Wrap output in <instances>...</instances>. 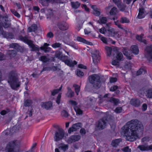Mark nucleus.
I'll return each instance as SVG.
<instances>
[{"mask_svg":"<svg viewBox=\"0 0 152 152\" xmlns=\"http://www.w3.org/2000/svg\"><path fill=\"white\" fill-rule=\"evenodd\" d=\"M73 35V34L71 32L69 31H66L63 35L64 40L67 42H69L70 39Z\"/></svg>","mask_w":152,"mask_h":152,"instance_id":"16","label":"nucleus"},{"mask_svg":"<svg viewBox=\"0 0 152 152\" xmlns=\"http://www.w3.org/2000/svg\"><path fill=\"white\" fill-rule=\"evenodd\" d=\"M69 103L71 104L72 105H73V108L75 107H78L77 106V103L75 101L73 100H70L69 101Z\"/></svg>","mask_w":152,"mask_h":152,"instance_id":"56","label":"nucleus"},{"mask_svg":"<svg viewBox=\"0 0 152 152\" xmlns=\"http://www.w3.org/2000/svg\"><path fill=\"white\" fill-rule=\"evenodd\" d=\"M61 54L62 53L60 51L58 52L55 53V57L60 59L61 56H62Z\"/></svg>","mask_w":152,"mask_h":152,"instance_id":"55","label":"nucleus"},{"mask_svg":"<svg viewBox=\"0 0 152 152\" xmlns=\"http://www.w3.org/2000/svg\"><path fill=\"white\" fill-rule=\"evenodd\" d=\"M37 27L36 24H34L32 25L31 26L28 28V32L34 31L37 30Z\"/></svg>","mask_w":152,"mask_h":152,"instance_id":"26","label":"nucleus"},{"mask_svg":"<svg viewBox=\"0 0 152 152\" xmlns=\"http://www.w3.org/2000/svg\"><path fill=\"white\" fill-rule=\"evenodd\" d=\"M145 9L143 7L139 9V12L137 16V18L139 19H142L144 18L145 16Z\"/></svg>","mask_w":152,"mask_h":152,"instance_id":"15","label":"nucleus"},{"mask_svg":"<svg viewBox=\"0 0 152 152\" xmlns=\"http://www.w3.org/2000/svg\"><path fill=\"white\" fill-rule=\"evenodd\" d=\"M10 111L9 109H7L6 110H2L0 112V114L2 115H4L8 113Z\"/></svg>","mask_w":152,"mask_h":152,"instance_id":"54","label":"nucleus"},{"mask_svg":"<svg viewBox=\"0 0 152 152\" xmlns=\"http://www.w3.org/2000/svg\"><path fill=\"white\" fill-rule=\"evenodd\" d=\"M122 150L124 152H131V150L127 146L124 148L122 149Z\"/></svg>","mask_w":152,"mask_h":152,"instance_id":"58","label":"nucleus"},{"mask_svg":"<svg viewBox=\"0 0 152 152\" xmlns=\"http://www.w3.org/2000/svg\"><path fill=\"white\" fill-rule=\"evenodd\" d=\"M61 113L62 116H63L66 118H67L69 116V114L68 112L65 110H62L61 112Z\"/></svg>","mask_w":152,"mask_h":152,"instance_id":"49","label":"nucleus"},{"mask_svg":"<svg viewBox=\"0 0 152 152\" xmlns=\"http://www.w3.org/2000/svg\"><path fill=\"white\" fill-rule=\"evenodd\" d=\"M65 132L64 130L61 128H58L56 132L54 137L55 141L58 142L62 140L64 136Z\"/></svg>","mask_w":152,"mask_h":152,"instance_id":"6","label":"nucleus"},{"mask_svg":"<svg viewBox=\"0 0 152 152\" xmlns=\"http://www.w3.org/2000/svg\"><path fill=\"white\" fill-rule=\"evenodd\" d=\"M90 83L93 85V87L95 88L98 89L100 86L101 83L100 76L96 74H93L90 75L88 77Z\"/></svg>","mask_w":152,"mask_h":152,"instance_id":"4","label":"nucleus"},{"mask_svg":"<svg viewBox=\"0 0 152 152\" xmlns=\"http://www.w3.org/2000/svg\"><path fill=\"white\" fill-rule=\"evenodd\" d=\"M40 49L46 52L48 49V44L47 43H45L43 46L40 47Z\"/></svg>","mask_w":152,"mask_h":152,"instance_id":"46","label":"nucleus"},{"mask_svg":"<svg viewBox=\"0 0 152 152\" xmlns=\"http://www.w3.org/2000/svg\"><path fill=\"white\" fill-rule=\"evenodd\" d=\"M105 49L107 51V56H110L113 50L112 48L111 47L106 46Z\"/></svg>","mask_w":152,"mask_h":152,"instance_id":"35","label":"nucleus"},{"mask_svg":"<svg viewBox=\"0 0 152 152\" xmlns=\"http://www.w3.org/2000/svg\"><path fill=\"white\" fill-rule=\"evenodd\" d=\"M130 103L132 106L137 107L140 106L141 102L140 100L137 98H132L130 100Z\"/></svg>","mask_w":152,"mask_h":152,"instance_id":"13","label":"nucleus"},{"mask_svg":"<svg viewBox=\"0 0 152 152\" xmlns=\"http://www.w3.org/2000/svg\"><path fill=\"white\" fill-rule=\"evenodd\" d=\"M121 132L126 137L127 140L132 142L136 140L139 134L143 131V126L137 119H133L122 128Z\"/></svg>","mask_w":152,"mask_h":152,"instance_id":"1","label":"nucleus"},{"mask_svg":"<svg viewBox=\"0 0 152 152\" xmlns=\"http://www.w3.org/2000/svg\"><path fill=\"white\" fill-rule=\"evenodd\" d=\"M118 88V87L117 85H114L111 87L110 88V91H114L116 90Z\"/></svg>","mask_w":152,"mask_h":152,"instance_id":"61","label":"nucleus"},{"mask_svg":"<svg viewBox=\"0 0 152 152\" xmlns=\"http://www.w3.org/2000/svg\"><path fill=\"white\" fill-rule=\"evenodd\" d=\"M8 53L11 56H14L16 55V52L15 50H9L8 52Z\"/></svg>","mask_w":152,"mask_h":152,"instance_id":"41","label":"nucleus"},{"mask_svg":"<svg viewBox=\"0 0 152 152\" xmlns=\"http://www.w3.org/2000/svg\"><path fill=\"white\" fill-rule=\"evenodd\" d=\"M117 79L116 77H111L110 79V83H113L116 82Z\"/></svg>","mask_w":152,"mask_h":152,"instance_id":"59","label":"nucleus"},{"mask_svg":"<svg viewBox=\"0 0 152 152\" xmlns=\"http://www.w3.org/2000/svg\"><path fill=\"white\" fill-rule=\"evenodd\" d=\"M126 7V5L122 3L118 7L120 11L125 12V10Z\"/></svg>","mask_w":152,"mask_h":152,"instance_id":"37","label":"nucleus"},{"mask_svg":"<svg viewBox=\"0 0 152 152\" xmlns=\"http://www.w3.org/2000/svg\"><path fill=\"white\" fill-rule=\"evenodd\" d=\"M99 32L103 34H104L107 32V29L104 27H102L99 30Z\"/></svg>","mask_w":152,"mask_h":152,"instance_id":"64","label":"nucleus"},{"mask_svg":"<svg viewBox=\"0 0 152 152\" xmlns=\"http://www.w3.org/2000/svg\"><path fill=\"white\" fill-rule=\"evenodd\" d=\"M130 50L134 54L137 55L139 53V50L137 45H132L130 48Z\"/></svg>","mask_w":152,"mask_h":152,"instance_id":"18","label":"nucleus"},{"mask_svg":"<svg viewBox=\"0 0 152 152\" xmlns=\"http://www.w3.org/2000/svg\"><path fill=\"white\" fill-rule=\"evenodd\" d=\"M39 60L43 63H46L48 61V58L46 56H42L39 58Z\"/></svg>","mask_w":152,"mask_h":152,"instance_id":"40","label":"nucleus"},{"mask_svg":"<svg viewBox=\"0 0 152 152\" xmlns=\"http://www.w3.org/2000/svg\"><path fill=\"white\" fill-rule=\"evenodd\" d=\"M123 109L122 107H118L115 109L114 111L116 113H120L122 112Z\"/></svg>","mask_w":152,"mask_h":152,"instance_id":"47","label":"nucleus"},{"mask_svg":"<svg viewBox=\"0 0 152 152\" xmlns=\"http://www.w3.org/2000/svg\"><path fill=\"white\" fill-rule=\"evenodd\" d=\"M107 121V115L104 116L102 118L100 119L96 127L99 129H103L106 126V121Z\"/></svg>","mask_w":152,"mask_h":152,"instance_id":"7","label":"nucleus"},{"mask_svg":"<svg viewBox=\"0 0 152 152\" xmlns=\"http://www.w3.org/2000/svg\"><path fill=\"white\" fill-rule=\"evenodd\" d=\"M61 93H59L58 95L56 100V102L58 104H59L61 102Z\"/></svg>","mask_w":152,"mask_h":152,"instance_id":"42","label":"nucleus"},{"mask_svg":"<svg viewBox=\"0 0 152 152\" xmlns=\"http://www.w3.org/2000/svg\"><path fill=\"white\" fill-rule=\"evenodd\" d=\"M51 46L54 48H58L61 47V44L59 43L56 42L53 44Z\"/></svg>","mask_w":152,"mask_h":152,"instance_id":"45","label":"nucleus"},{"mask_svg":"<svg viewBox=\"0 0 152 152\" xmlns=\"http://www.w3.org/2000/svg\"><path fill=\"white\" fill-rule=\"evenodd\" d=\"M147 72L146 70L144 68L141 67L137 72L136 75L137 76L140 75L142 74H145Z\"/></svg>","mask_w":152,"mask_h":152,"instance_id":"24","label":"nucleus"},{"mask_svg":"<svg viewBox=\"0 0 152 152\" xmlns=\"http://www.w3.org/2000/svg\"><path fill=\"white\" fill-rule=\"evenodd\" d=\"M64 63L68 66L72 67V60L68 59Z\"/></svg>","mask_w":152,"mask_h":152,"instance_id":"52","label":"nucleus"},{"mask_svg":"<svg viewBox=\"0 0 152 152\" xmlns=\"http://www.w3.org/2000/svg\"><path fill=\"white\" fill-rule=\"evenodd\" d=\"M41 104L42 108L48 109V103L47 102H42Z\"/></svg>","mask_w":152,"mask_h":152,"instance_id":"57","label":"nucleus"},{"mask_svg":"<svg viewBox=\"0 0 152 152\" xmlns=\"http://www.w3.org/2000/svg\"><path fill=\"white\" fill-rule=\"evenodd\" d=\"M4 20V23H0V26L1 27H2V26L4 27L5 28H7L9 27L11 25L10 23V20H8V16L6 14L4 16L1 17Z\"/></svg>","mask_w":152,"mask_h":152,"instance_id":"8","label":"nucleus"},{"mask_svg":"<svg viewBox=\"0 0 152 152\" xmlns=\"http://www.w3.org/2000/svg\"><path fill=\"white\" fill-rule=\"evenodd\" d=\"M129 52V50L127 48H124L122 51V52L124 55L128 59L130 60L132 59V57L130 56V54Z\"/></svg>","mask_w":152,"mask_h":152,"instance_id":"19","label":"nucleus"},{"mask_svg":"<svg viewBox=\"0 0 152 152\" xmlns=\"http://www.w3.org/2000/svg\"><path fill=\"white\" fill-rule=\"evenodd\" d=\"M68 91L66 95V96L69 98H72L74 96V93L73 91L71 88L69 87L67 88Z\"/></svg>","mask_w":152,"mask_h":152,"instance_id":"23","label":"nucleus"},{"mask_svg":"<svg viewBox=\"0 0 152 152\" xmlns=\"http://www.w3.org/2000/svg\"><path fill=\"white\" fill-rule=\"evenodd\" d=\"M107 20V18L105 17H102L100 18L98 20V22L101 24H106Z\"/></svg>","mask_w":152,"mask_h":152,"instance_id":"32","label":"nucleus"},{"mask_svg":"<svg viewBox=\"0 0 152 152\" xmlns=\"http://www.w3.org/2000/svg\"><path fill=\"white\" fill-rule=\"evenodd\" d=\"M74 110L76 113L77 115H81L83 114V111L78 107H74Z\"/></svg>","mask_w":152,"mask_h":152,"instance_id":"33","label":"nucleus"},{"mask_svg":"<svg viewBox=\"0 0 152 152\" xmlns=\"http://www.w3.org/2000/svg\"><path fill=\"white\" fill-rule=\"evenodd\" d=\"M146 96L148 98H152V88H150L146 91Z\"/></svg>","mask_w":152,"mask_h":152,"instance_id":"36","label":"nucleus"},{"mask_svg":"<svg viewBox=\"0 0 152 152\" xmlns=\"http://www.w3.org/2000/svg\"><path fill=\"white\" fill-rule=\"evenodd\" d=\"M68 58V57L67 56H61L60 60L64 63Z\"/></svg>","mask_w":152,"mask_h":152,"instance_id":"53","label":"nucleus"},{"mask_svg":"<svg viewBox=\"0 0 152 152\" xmlns=\"http://www.w3.org/2000/svg\"><path fill=\"white\" fill-rule=\"evenodd\" d=\"M61 146H60V148L64 151H65L68 149V145L67 144H64L63 143H61Z\"/></svg>","mask_w":152,"mask_h":152,"instance_id":"44","label":"nucleus"},{"mask_svg":"<svg viewBox=\"0 0 152 152\" xmlns=\"http://www.w3.org/2000/svg\"><path fill=\"white\" fill-rule=\"evenodd\" d=\"M62 87V85H61L58 89H53L51 91V95L53 96H54L55 95L57 94L61 90Z\"/></svg>","mask_w":152,"mask_h":152,"instance_id":"28","label":"nucleus"},{"mask_svg":"<svg viewBox=\"0 0 152 152\" xmlns=\"http://www.w3.org/2000/svg\"><path fill=\"white\" fill-rule=\"evenodd\" d=\"M92 57L94 63H97L99 61L100 58L99 52L97 50L95 51L94 53L92 54Z\"/></svg>","mask_w":152,"mask_h":152,"instance_id":"14","label":"nucleus"},{"mask_svg":"<svg viewBox=\"0 0 152 152\" xmlns=\"http://www.w3.org/2000/svg\"><path fill=\"white\" fill-rule=\"evenodd\" d=\"M73 87L75 88V90L76 94L78 95L80 90V86L77 84H75L73 85Z\"/></svg>","mask_w":152,"mask_h":152,"instance_id":"29","label":"nucleus"},{"mask_svg":"<svg viewBox=\"0 0 152 152\" xmlns=\"http://www.w3.org/2000/svg\"><path fill=\"white\" fill-rule=\"evenodd\" d=\"M32 101L30 100H26L24 102V105L25 107L30 106L32 104Z\"/></svg>","mask_w":152,"mask_h":152,"instance_id":"43","label":"nucleus"},{"mask_svg":"<svg viewBox=\"0 0 152 152\" xmlns=\"http://www.w3.org/2000/svg\"><path fill=\"white\" fill-rule=\"evenodd\" d=\"M18 130L17 127L16 126H14L10 129L9 131L10 134H12L14 132H17Z\"/></svg>","mask_w":152,"mask_h":152,"instance_id":"38","label":"nucleus"},{"mask_svg":"<svg viewBox=\"0 0 152 152\" xmlns=\"http://www.w3.org/2000/svg\"><path fill=\"white\" fill-rule=\"evenodd\" d=\"M99 37L100 38V39L102 42L106 44H107V39L105 37H103L101 35H99Z\"/></svg>","mask_w":152,"mask_h":152,"instance_id":"48","label":"nucleus"},{"mask_svg":"<svg viewBox=\"0 0 152 152\" xmlns=\"http://www.w3.org/2000/svg\"><path fill=\"white\" fill-rule=\"evenodd\" d=\"M109 101L112 103H113L114 105H116L118 104L119 100L118 99H116L113 97H111L109 100Z\"/></svg>","mask_w":152,"mask_h":152,"instance_id":"30","label":"nucleus"},{"mask_svg":"<svg viewBox=\"0 0 152 152\" xmlns=\"http://www.w3.org/2000/svg\"><path fill=\"white\" fill-rule=\"evenodd\" d=\"M130 22V20L128 18L124 17H121L120 20V22L122 23H129Z\"/></svg>","mask_w":152,"mask_h":152,"instance_id":"31","label":"nucleus"},{"mask_svg":"<svg viewBox=\"0 0 152 152\" xmlns=\"http://www.w3.org/2000/svg\"><path fill=\"white\" fill-rule=\"evenodd\" d=\"M58 27L61 30L65 31L68 29L69 25L65 21H61L58 22L57 24Z\"/></svg>","mask_w":152,"mask_h":152,"instance_id":"10","label":"nucleus"},{"mask_svg":"<svg viewBox=\"0 0 152 152\" xmlns=\"http://www.w3.org/2000/svg\"><path fill=\"white\" fill-rule=\"evenodd\" d=\"M74 41H77L78 42H81L88 45H91L90 43H91L90 42L87 41L84 38L79 36L77 37L76 39H74Z\"/></svg>","mask_w":152,"mask_h":152,"instance_id":"17","label":"nucleus"},{"mask_svg":"<svg viewBox=\"0 0 152 152\" xmlns=\"http://www.w3.org/2000/svg\"><path fill=\"white\" fill-rule=\"evenodd\" d=\"M78 77H82L84 75V74L83 72L80 70L77 69L76 73Z\"/></svg>","mask_w":152,"mask_h":152,"instance_id":"51","label":"nucleus"},{"mask_svg":"<svg viewBox=\"0 0 152 152\" xmlns=\"http://www.w3.org/2000/svg\"><path fill=\"white\" fill-rule=\"evenodd\" d=\"M123 57V55L121 52L118 53H117L116 58L118 60L121 61Z\"/></svg>","mask_w":152,"mask_h":152,"instance_id":"39","label":"nucleus"},{"mask_svg":"<svg viewBox=\"0 0 152 152\" xmlns=\"http://www.w3.org/2000/svg\"><path fill=\"white\" fill-rule=\"evenodd\" d=\"M122 141L121 138L116 139L113 140L112 141L111 145L114 147H116L119 145L120 142Z\"/></svg>","mask_w":152,"mask_h":152,"instance_id":"21","label":"nucleus"},{"mask_svg":"<svg viewBox=\"0 0 152 152\" xmlns=\"http://www.w3.org/2000/svg\"><path fill=\"white\" fill-rule=\"evenodd\" d=\"M108 33L109 36L111 37H114L117 34V32L115 31L114 29L112 28H109L107 29V31Z\"/></svg>","mask_w":152,"mask_h":152,"instance_id":"20","label":"nucleus"},{"mask_svg":"<svg viewBox=\"0 0 152 152\" xmlns=\"http://www.w3.org/2000/svg\"><path fill=\"white\" fill-rule=\"evenodd\" d=\"M8 82L12 89H15L20 87V82L18 80L16 71H12L9 73Z\"/></svg>","mask_w":152,"mask_h":152,"instance_id":"2","label":"nucleus"},{"mask_svg":"<svg viewBox=\"0 0 152 152\" xmlns=\"http://www.w3.org/2000/svg\"><path fill=\"white\" fill-rule=\"evenodd\" d=\"M20 144V142L15 140L9 142L6 147V152H19L18 145Z\"/></svg>","mask_w":152,"mask_h":152,"instance_id":"3","label":"nucleus"},{"mask_svg":"<svg viewBox=\"0 0 152 152\" xmlns=\"http://www.w3.org/2000/svg\"><path fill=\"white\" fill-rule=\"evenodd\" d=\"M39 2L43 6H45L48 4V0H39Z\"/></svg>","mask_w":152,"mask_h":152,"instance_id":"60","label":"nucleus"},{"mask_svg":"<svg viewBox=\"0 0 152 152\" xmlns=\"http://www.w3.org/2000/svg\"><path fill=\"white\" fill-rule=\"evenodd\" d=\"M18 46V45L17 43H13L10 44V46L11 48H14L16 49L17 48Z\"/></svg>","mask_w":152,"mask_h":152,"instance_id":"63","label":"nucleus"},{"mask_svg":"<svg viewBox=\"0 0 152 152\" xmlns=\"http://www.w3.org/2000/svg\"><path fill=\"white\" fill-rule=\"evenodd\" d=\"M137 148L139 149L141 151H148V145L145 146L143 145H139Z\"/></svg>","mask_w":152,"mask_h":152,"instance_id":"34","label":"nucleus"},{"mask_svg":"<svg viewBox=\"0 0 152 152\" xmlns=\"http://www.w3.org/2000/svg\"><path fill=\"white\" fill-rule=\"evenodd\" d=\"M82 125L81 123H77L72 125L71 127L68 130V133L70 134L72 132H75L82 127Z\"/></svg>","mask_w":152,"mask_h":152,"instance_id":"9","label":"nucleus"},{"mask_svg":"<svg viewBox=\"0 0 152 152\" xmlns=\"http://www.w3.org/2000/svg\"><path fill=\"white\" fill-rule=\"evenodd\" d=\"M143 35H142L137 34L136 36V39L139 42H140L143 38Z\"/></svg>","mask_w":152,"mask_h":152,"instance_id":"62","label":"nucleus"},{"mask_svg":"<svg viewBox=\"0 0 152 152\" xmlns=\"http://www.w3.org/2000/svg\"><path fill=\"white\" fill-rule=\"evenodd\" d=\"M11 11L15 16L19 18L20 17V15L14 9H11Z\"/></svg>","mask_w":152,"mask_h":152,"instance_id":"50","label":"nucleus"},{"mask_svg":"<svg viewBox=\"0 0 152 152\" xmlns=\"http://www.w3.org/2000/svg\"><path fill=\"white\" fill-rule=\"evenodd\" d=\"M118 13L116 7H113L110 10L109 13L111 15H115Z\"/></svg>","mask_w":152,"mask_h":152,"instance_id":"27","label":"nucleus"},{"mask_svg":"<svg viewBox=\"0 0 152 152\" xmlns=\"http://www.w3.org/2000/svg\"><path fill=\"white\" fill-rule=\"evenodd\" d=\"M0 32L4 37L7 39H12L14 38V35L12 33L4 31L2 27L0 28Z\"/></svg>","mask_w":152,"mask_h":152,"instance_id":"12","label":"nucleus"},{"mask_svg":"<svg viewBox=\"0 0 152 152\" xmlns=\"http://www.w3.org/2000/svg\"><path fill=\"white\" fill-rule=\"evenodd\" d=\"M81 137L79 135L74 134L71 136L67 139V142L71 143L73 142L78 141L80 139Z\"/></svg>","mask_w":152,"mask_h":152,"instance_id":"11","label":"nucleus"},{"mask_svg":"<svg viewBox=\"0 0 152 152\" xmlns=\"http://www.w3.org/2000/svg\"><path fill=\"white\" fill-rule=\"evenodd\" d=\"M19 38L21 40L28 44L29 46L31 48V50L33 51H39V48L38 46L34 45L33 43V42L29 40L26 36L23 37L22 36H19Z\"/></svg>","mask_w":152,"mask_h":152,"instance_id":"5","label":"nucleus"},{"mask_svg":"<svg viewBox=\"0 0 152 152\" xmlns=\"http://www.w3.org/2000/svg\"><path fill=\"white\" fill-rule=\"evenodd\" d=\"M91 8L93 10V14L96 16H98L100 14V11L97 10L98 9L96 7V6L95 5H92L91 7Z\"/></svg>","mask_w":152,"mask_h":152,"instance_id":"22","label":"nucleus"},{"mask_svg":"<svg viewBox=\"0 0 152 152\" xmlns=\"http://www.w3.org/2000/svg\"><path fill=\"white\" fill-rule=\"evenodd\" d=\"M71 4L72 8L77 9L80 6V3L78 1L75 2L72 1L71 2Z\"/></svg>","mask_w":152,"mask_h":152,"instance_id":"25","label":"nucleus"}]
</instances>
